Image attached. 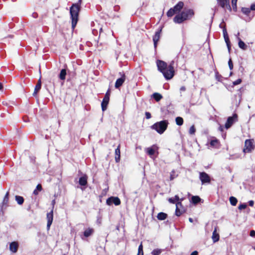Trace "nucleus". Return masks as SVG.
I'll return each instance as SVG.
<instances>
[{
    "mask_svg": "<svg viewBox=\"0 0 255 255\" xmlns=\"http://www.w3.org/2000/svg\"><path fill=\"white\" fill-rule=\"evenodd\" d=\"M174 61L172 60L168 66L167 63L162 60L156 61L158 70L162 73L164 77L167 80L172 79L174 75Z\"/></svg>",
    "mask_w": 255,
    "mask_h": 255,
    "instance_id": "obj_1",
    "label": "nucleus"
},
{
    "mask_svg": "<svg viewBox=\"0 0 255 255\" xmlns=\"http://www.w3.org/2000/svg\"><path fill=\"white\" fill-rule=\"evenodd\" d=\"M194 14L193 9H185L181 13L177 14L173 18L176 23H181L184 21L191 19Z\"/></svg>",
    "mask_w": 255,
    "mask_h": 255,
    "instance_id": "obj_2",
    "label": "nucleus"
},
{
    "mask_svg": "<svg viewBox=\"0 0 255 255\" xmlns=\"http://www.w3.org/2000/svg\"><path fill=\"white\" fill-rule=\"evenodd\" d=\"M80 6L78 4H73L70 9L71 18L72 20V27L74 29L78 20Z\"/></svg>",
    "mask_w": 255,
    "mask_h": 255,
    "instance_id": "obj_3",
    "label": "nucleus"
},
{
    "mask_svg": "<svg viewBox=\"0 0 255 255\" xmlns=\"http://www.w3.org/2000/svg\"><path fill=\"white\" fill-rule=\"evenodd\" d=\"M168 124V121L164 120L155 123L152 126L151 128L152 129H155L159 134H162L166 129Z\"/></svg>",
    "mask_w": 255,
    "mask_h": 255,
    "instance_id": "obj_4",
    "label": "nucleus"
},
{
    "mask_svg": "<svg viewBox=\"0 0 255 255\" xmlns=\"http://www.w3.org/2000/svg\"><path fill=\"white\" fill-rule=\"evenodd\" d=\"M253 142L254 140L253 139H247L245 141V147L243 150L245 153H249L254 150L255 147Z\"/></svg>",
    "mask_w": 255,
    "mask_h": 255,
    "instance_id": "obj_5",
    "label": "nucleus"
},
{
    "mask_svg": "<svg viewBox=\"0 0 255 255\" xmlns=\"http://www.w3.org/2000/svg\"><path fill=\"white\" fill-rule=\"evenodd\" d=\"M238 120V115L236 114H233V116L229 117L227 119V121L225 124V127L226 129H228L230 128L232 125L237 121Z\"/></svg>",
    "mask_w": 255,
    "mask_h": 255,
    "instance_id": "obj_6",
    "label": "nucleus"
},
{
    "mask_svg": "<svg viewBox=\"0 0 255 255\" xmlns=\"http://www.w3.org/2000/svg\"><path fill=\"white\" fill-rule=\"evenodd\" d=\"M199 179L202 182V184L210 183L211 181L209 175L205 172L199 173Z\"/></svg>",
    "mask_w": 255,
    "mask_h": 255,
    "instance_id": "obj_7",
    "label": "nucleus"
},
{
    "mask_svg": "<svg viewBox=\"0 0 255 255\" xmlns=\"http://www.w3.org/2000/svg\"><path fill=\"white\" fill-rule=\"evenodd\" d=\"M185 212V210L181 204V202H178L176 204L175 215L177 216H180Z\"/></svg>",
    "mask_w": 255,
    "mask_h": 255,
    "instance_id": "obj_8",
    "label": "nucleus"
},
{
    "mask_svg": "<svg viewBox=\"0 0 255 255\" xmlns=\"http://www.w3.org/2000/svg\"><path fill=\"white\" fill-rule=\"evenodd\" d=\"M119 74L121 76V77L116 80L115 85L116 88H119L121 87L126 80V76L124 73L120 72Z\"/></svg>",
    "mask_w": 255,
    "mask_h": 255,
    "instance_id": "obj_9",
    "label": "nucleus"
},
{
    "mask_svg": "<svg viewBox=\"0 0 255 255\" xmlns=\"http://www.w3.org/2000/svg\"><path fill=\"white\" fill-rule=\"evenodd\" d=\"M106 203L109 205L114 204L115 205L118 206L121 204V201L118 197H111L107 200Z\"/></svg>",
    "mask_w": 255,
    "mask_h": 255,
    "instance_id": "obj_10",
    "label": "nucleus"
},
{
    "mask_svg": "<svg viewBox=\"0 0 255 255\" xmlns=\"http://www.w3.org/2000/svg\"><path fill=\"white\" fill-rule=\"evenodd\" d=\"M230 0H218L219 5L224 8H227L231 11V7L229 4Z\"/></svg>",
    "mask_w": 255,
    "mask_h": 255,
    "instance_id": "obj_11",
    "label": "nucleus"
},
{
    "mask_svg": "<svg viewBox=\"0 0 255 255\" xmlns=\"http://www.w3.org/2000/svg\"><path fill=\"white\" fill-rule=\"evenodd\" d=\"M161 32V29L158 30L155 32L154 35L153 36V41L154 43V47L156 48L157 42L159 40L160 37V33Z\"/></svg>",
    "mask_w": 255,
    "mask_h": 255,
    "instance_id": "obj_12",
    "label": "nucleus"
},
{
    "mask_svg": "<svg viewBox=\"0 0 255 255\" xmlns=\"http://www.w3.org/2000/svg\"><path fill=\"white\" fill-rule=\"evenodd\" d=\"M53 210H52L49 213L47 214V230H49L50 226L51 225L53 221Z\"/></svg>",
    "mask_w": 255,
    "mask_h": 255,
    "instance_id": "obj_13",
    "label": "nucleus"
},
{
    "mask_svg": "<svg viewBox=\"0 0 255 255\" xmlns=\"http://www.w3.org/2000/svg\"><path fill=\"white\" fill-rule=\"evenodd\" d=\"M109 100L110 99L109 98H108V96L104 97L101 103V107L103 111L106 110L107 106L109 102Z\"/></svg>",
    "mask_w": 255,
    "mask_h": 255,
    "instance_id": "obj_14",
    "label": "nucleus"
},
{
    "mask_svg": "<svg viewBox=\"0 0 255 255\" xmlns=\"http://www.w3.org/2000/svg\"><path fill=\"white\" fill-rule=\"evenodd\" d=\"M184 6L183 2L180 1L178 2L172 8L175 12L177 13L179 12Z\"/></svg>",
    "mask_w": 255,
    "mask_h": 255,
    "instance_id": "obj_15",
    "label": "nucleus"
},
{
    "mask_svg": "<svg viewBox=\"0 0 255 255\" xmlns=\"http://www.w3.org/2000/svg\"><path fill=\"white\" fill-rule=\"evenodd\" d=\"M18 247V244L16 242H13L9 245V250L13 253H15L17 252Z\"/></svg>",
    "mask_w": 255,
    "mask_h": 255,
    "instance_id": "obj_16",
    "label": "nucleus"
},
{
    "mask_svg": "<svg viewBox=\"0 0 255 255\" xmlns=\"http://www.w3.org/2000/svg\"><path fill=\"white\" fill-rule=\"evenodd\" d=\"M237 40L239 47L243 50H246L248 49V45L238 36H237Z\"/></svg>",
    "mask_w": 255,
    "mask_h": 255,
    "instance_id": "obj_17",
    "label": "nucleus"
},
{
    "mask_svg": "<svg viewBox=\"0 0 255 255\" xmlns=\"http://www.w3.org/2000/svg\"><path fill=\"white\" fill-rule=\"evenodd\" d=\"M88 177L86 175H84L79 178V183L81 186H85L87 184Z\"/></svg>",
    "mask_w": 255,
    "mask_h": 255,
    "instance_id": "obj_18",
    "label": "nucleus"
},
{
    "mask_svg": "<svg viewBox=\"0 0 255 255\" xmlns=\"http://www.w3.org/2000/svg\"><path fill=\"white\" fill-rule=\"evenodd\" d=\"M212 238L214 243L217 242L219 240V235L217 233V227L215 228V229L212 234Z\"/></svg>",
    "mask_w": 255,
    "mask_h": 255,
    "instance_id": "obj_19",
    "label": "nucleus"
},
{
    "mask_svg": "<svg viewBox=\"0 0 255 255\" xmlns=\"http://www.w3.org/2000/svg\"><path fill=\"white\" fill-rule=\"evenodd\" d=\"M120 160V145L115 150V161L116 162H119Z\"/></svg>",
    "mask_w": 255,
    "mask_h": 255,
    "instance_id": "obj_20",
    "label": "nucleus"
},
{
    "mask_svg": "<svg viewBox=\"0 0 255 255\" xmlns=\"http://www.w3.org/2000/svg\"><path fill=\"white\" fill-rule=\"evenodd\" d=\"M41 82L40 79H39L35 87L34 91L33 93V95L34 96H35L36 95L38 91L41 89Z\"/></svg>",
    "mask_w": 255,
    "mask_h": 255,
    "instance_id": "obj_21",
    "label": "nucleus"
},
{
    "mask_svg": "<svg viewBox=\"0 0 255 255\" xmlns=\"http://www.w3.org/2000/svg\"><path fill=\"white\" fill-rule=\"evenodd\" d=\"M67 74L66 70L65 69H62L60 72L59 75V78L61 80H65L66 79V76Z\"/></svg>",
    "mask_w": 255,
    "mask_h": 255,
    "instance_id": "obj_22",
    "label": "nucleus"
},
{
    "mask_svg": "<svg viewBox=\"0 0 255 255\" xmlns=\"http://www.w3.org/2000/svg\"><path fill=\"white\" fill-rule=\"evenodd\" d=\"M94 233V230L91 228H88L84 232V236L85 237H88L92 235Z\"/></svg>",
    "mask_w": 255,
    "mask_h": 255,
    "instance_id": "obj_23",
    "label": "nucleus"
},
{
    "mask_svg": "<svg viewBox=\"0 0 255 255\" xmlns=\"http://www.w3.org/2000/svg\"><path fill=\"white\" fill-rule=\"evenodd\" d=\"M8 196H9V192H7L5 194V195L3 198V201H2V204L3 206H6L7 204H8V199H9Z\"/></svg>",
    "mask_w": 255,
    "mask_h": 255,
    "instance_id": "obj_24",
    "label": "nucleus"
},
{
    "mask_svg": "<svg viewBox=\"0 0 255 255\" xmlns=\"http://www.w3.org/2000/svg\"><path fill=\"white\" fill-rule=\"evenodd\" d=\"M167 215L166 214L163 212H160L158 214L157 218L159 220H163L167 218Z\"/></svg>",
    "mask_w": 255,
    "mask_h": 255,
    "instance_id": "obj_25",
    "label": "nucleus"
},
{
    "mask_svg": "<svg viewBox=\"0 0 255 255\" xmlns=\"http://www.w3.org/2000/svg\"><path fill=\"white\" fill-rule=\"evenodd\" d=\"M15 199L17 204L19 205H22L24 202V199L22 196L16 195L15 197Z\"/></svg>",
    "mask_w": 255,
    "mask_h": 255,
    "instance_id": "obj_26",
    "label": "nucleus"
},
{
    "mask_svg": "<svg viewBox=\"0 0 255 255\" xmlns=\"http://www.w3.org/2000/svg\"><path fill=\"white\" fill-rule=\"evenodd\" d=\"M152 97L157 101H159L162 98V96L161 94L158 93H154L152 95Z\"/></svg>",
    "mask_w": 255,
    "mask_h": 255,
    "instance_id": "obj_27",
    "label": "nucleus"
},
{
    "mask_svg": "<svg viewBox=\"0 0 255 255\" xmlns=\"http://www.w3.org/2000/svg\"><path fill=\"white\" fill-rule=\"evenodd\" d=\"M224 37L225 41L227 44V46L228 47V50L230 52V50H231V46H230V42L229 36H228V35H226V36H224Z\"/></svg>",
    "mask_w": 255,
    "mask_h": 255,
    "instance_id": "obj_28",
    "label": "nucleus"
},
{
    "mask_svg": "<svg viewBox=\"0 0 255 255\" xmlns=\"http://www.w3.org/2000/svg\"><path fill=\"white\" fill-rule=\"evenodd\" d=\"M192 202L194 204L198 203L200 201V198L197 196H194L192 197Z\"/></svg>",
    "mask_w": 255,
    "mask_h": 255,
    "instance_id": "obj_29",
    "label": "nucleus"
},
{
    "mask_svg": "<svg viewBox=\"0 0 255 255\" xmlns=\"http://www.w3.org/2000/svg\"><path fill=\"white\" fill-rule=\"evenodd\" d=\"M230 202L232 205L233 206H236L237 205V203L238 202V200L236 198L231 196L230 197Z\"/></svg>",
    "mask_w": 255,
    "mask_h": 255,
    "instance_id": "obj_30",
    "label": "nucleus"
},
{
    "mask_svg": "<svg viewBox=\"0 0 255 255\" xmlns=\"http://www.w3.org/2000/svg\"><path fill=\"white\" fill-rule=\"evenodd\" d=\"M176 123L178 126H181L183 124V119L182 118L178 117L175 119Z\"/></svg>",
    "mask_w": 255,
    "mask_h": 255,
    "instance_id": "obj_31",
    "label": "nucleus"
},
{
    "mask_svg": "<svg viewBox=\"0 0 255 255\" xmlns=\"http://www.w3.org/2000/svg\"><path fill=\"white\" fill-rule=\"evenodd\" d=\"M162 252L161 249H156L153 250L151 252L152 255H159Z\"/></svg>",
    "mask_w": 255,
    "mask_h": 255,
    "instance_id": "obj_32",
    "label": "nucleus"
},
{
    "mask_svg": "<svg viewBox=\"0 0 255 255\" xmlns=\"http://www.w3.org/2000/svg\"><path fill=\"white\" fill-rule=\"evenodd\" d=\"M42 186L40 184H38L36 186V189L33 191V194L35 195L38 194V192L41 191Z\"/></svg>",
    "mask_w": 255,
    "mask_h": 255,
    "instance_id": "obj_33",
    "label": "nucleus"
},
{
    "mask_svg": "<svg viewBox=\"0 0 255 255\" xmlns=\"http://www.w3.org/2000/svg\"><path fill=\"white\" fill-rule=\"evenodd\" d=\"M218 140L217 139H214L211 140L210 144L211 146L216 147L218 145Z\"/></svg>",
    "mask_w": 255,
    "mask_h": 255,
    "instance_id": "obj_34",
    "label": "nucleus"
},
{
    "mask_svg": "<svg viewBox=\"0 0 255 255\" xmlns=\"http://www.w3.org/2000/svg\"><path fill=\"white\" fill-rule=\"evenodd\" d=\"M146 152L150 156L153 155L155 153V150L152 147H149L146 149Z\"/></svg>",
    "mask_w": 255,
    "mask_h": 255,
    "instance_id": "obj_35",
    "label": "nucleus"
},
{
    "mask_svg": "<svg viewBox=\"0 0 255 255\" xmlns=\"http://www.w3.org/2000/svg\"><path fill=\"white\" fill-rule=\"evenodd\" d=\"M175 13H176L172 8H171L167 12V15L168 17L172 16Z\"/></svg>",
    "mask_w": 255,
    "mask_h": 255,
    "instance_id": "obj_36",
    "label": "nucleus"
},
{
    "mask_svg": "<svg viewBox=\"0 0 255 255\" xmlns=\"http://www.w3.org/2000/svg\"><path fill=\"white\" fill-rule=\"evenodd\" d=\"M137 255H143V246L142 245V243L140 244L138 248V254Z\"/></svg>",
    "mask_w": 255,
    "mask_h": 255,
    "instance_id": "obj_37",
    "label": "nucleus"
},
{
    "mask_svg": "<svg viewBox=\"0 0 255 255\" xmlns=\"http://www.w3.org/2000/svg\"><path fill=\"white\" fill-rule=\"evenodd\" d=\"M251 10V8L243 7L242 9V12L246 14H249L250 13Z\"/></svg>",
    "mask_w": 255,
    "mask_h": 255,
    "instance_id": "obj_38",
    "label": "nucleus"
},
{
    "mask_svg": "<svg viewBox=\"0 0 255 255\" xmlns=\"http://www.w3.org/2000/svg\"><path fill=\"white\" fill-rule=\"evenodd\" d=\"M177 176V174L175 173V172L174 170H172L171 172L170 173V180H173L174 179H175Z\"/></svg>",
    "mask_w": 255,
    "mask_h": 255,
    "instance_id": "obj_39",
    "label": "nucleus"
},
{
    "mask_svg": "<svg viewBox=\"0 0 255 255\" xmlns=\"http://www.w3.org/2000/svg\"><path fill=\"white\" fill-rule=\"evenodd\" d=\"M196 131V129L194 126H192L189 129V132L190 134H194Z\"/></svg>",
    "mask_w": 255,
    "mask_h": 255,
    "instance_id": "obj_40",
    "label": "nucleus"
},
{
    "mask_svg": "<svg viewBox=\"0 0 255 255\" xmlns=\"http://www.w3.org/2000/svg\"><path fill=\"white\" fill-rule=\"evenodd\" d=\"M238 0H232V4L234 10H237V2Z\"/></svg>",
    "mask_w": 255,
    "mask_h": 255,
    "instance_id": "obj_41",
    "label": "nucleus"
},
{
    "mask_svg": "<svg viewBox=\"0 0 255 255\" xmlns=\"http://www.w3.org/2000/svg\"><path fill=\"white\" fill-rule=\"evenodd\" d=\"M247 205L245 203H244V204H241L239 207H238V209L239 210H242V209H244L245 208H246Z\"/></svg>",
    "mask_w": 255,
    "mask_h": 255,
    "instance_id": "obj_42",
    "label": "nucleus"
},
{
    "mask_svg": "<svg viewBox=\"0 0 255 255\" xmlns=\"http://www.w3.org/2000/svg\"><path fill=\"white\" fill-rule=\"evenodd\" d=\"M228 65H229L230 69L232 70L233 69V64L231 59H229V60L228 61Z\"/></svg>",
    "mask_w": 255,
    "mask_h": 255,
    "instance_id": "obj_43",
    "label": "nucleus"
},
{
    "mask_svg": "<svg viewBox=\"0 0 255 255\" xmlns=\"http://www.w3.org/2000/svg\"><path fill=\"white\" fill-rule=\"evenodd\" d=\"M241 82H242V80L241 79H238L233 82V84L234 85H237L238 84H240Z\"/></svg>",
    "mask_w": 255,
    "mask_h": 255,
    "instance_id": "obj_44",
    "label": "nucleus"
},
{
    "mask_svg": "<svg viewBox=\"0 0 255 255\" xmlns=\"http://www.w3.org/2000/svg\"><path fill=\"white\" fill-rule=\"evenodd\" d=\"M174 198V200H175L176 202H180L183 200V199H180L179 197L177 195H175V197L173 198Z\"/></svg>",
    "mask_w": 255,
    "mask_h": 255,
    "instance_id": "obj_45",
    "label": "nucleus"
},
{
    "mask_svg": "<svg viewBox=\"0 0 255 255\" xmlns=\"http://www.w3.org/2000/svg\"><path fill=\"white\" fill-rule=\"evenodd\" d=\"M145 117L147 119H149L151 118V114L150 113L146 112L145 113Z\"/></svg>",
    "mask_w": 255,
    "mask_h": 255,
    "instance_id": "obj_46",
    "label": "nucleus"
},
{
    "mask_svg": "<svg viewBox=\"0 0 255 255\" xmlns=\"http://www.w3.org/2000/svg\"><path fill=\"white\" fill-rule=\"evenodd\" d=\"M168 201L172 204L175 203L176 201L175 200H174V198H170L168 199Z\"/></svg>",
    "mask_w": 255,
    "mask_h": 255,
    "instance_id": "obj_47",
    "label": "nucleus"
},
{
    "mask_svg": "<svg viewBox=\"0 0 255 255\" xmlns=\"http://www.w3.org/2000/svg\"><path fill=\"white\" fill-rule=\"evenodd\" d=\"M250 235L252 237H255V231L254 230H251V232H250Z\"/></svg>",
    "mask_w": 255,
    "mask_h": 255,
    "instance_id": "obj_48",
    "label": "nucleus"
},
{
    "mask_svg": "<svg viewBox=\"0 0 255 255\" xmlns=\"http://www.w3.org/2000/svg\"><path fill=\"white\" fill-rule=\"evenodd\" d=\"M222 77V76L221 75H219L218 73H216V79L220 81V78Z\"/></svg>",
    "mask_w": 255,
    "mask_h": 255,
    "instance_id": "obj_49",
    "label": "nucleus"
},
{
    "mask_svg": "<svg viewBox=\"0 0 255 255\" xmlns=\"http://www.w3.org/2000/svg\"><path fill=\"white\" fill-rule=\"evenodd\" d=\"M254 201H253V200H250V201H249V206H250L252 207V206H254Z\"/></svg>",
    "mask_w": 255,
    "mask_h": 255,
    "instance_id": "obj_50",
    "label": "nucleus"
},
{
    "mask_svg": "<svg viewBox=\"0 0 255 255\" xmlns=\"http://www.w3.org/2000/svg\"><path fill=\"white\" fill-rule=\"evenodd\" d=\"M110 90H108V91L106 92L105 96H108V98H110Z\"/></svg>",
    "mask_w": 255,
    "mask_h": 255,
    "instance_id": "obj_51",
    "label": "nucleus"
},
{
    "mask_svg": "<svg viewBox=\"0 0 255 255\" xmlns=\"http://www.w3.org/2000/svg\"><path fill=\"white\" fill-rule=\"evenodd\" d=\"M251 9L252 10H255V4H253L251 5Z\"/></svg>",
    "mask_w": 255,
    "mask_h": 255,
    "instance_id": "obj_52",
    "label": "nucleus"
},
{
    "mask_svg": "<svg viewBox=\"0 0 255 255\" xmlns=\"http://www.w3.org/2000/svg\"><path fill=\"white\" fill-rule=\"evenodd\" d=\"M190 255H198V253L197 251L193 252Z\"/></svg>",
    "mask_w": 255,
    "mask_h": 255,
    "instance_id": "obj_53",
    "label": "nucleus"
},
{
    "mask_svg": "<svg viewBox=\"0 0 255 255\" xmlns=\"http://www.w3.org/2000/svg\"><path fill=\"white\" fill-rule=\"evenodd\" d=\"M223 34H224V36L228 35L227 30L225 28H224L223 29Z\"/></svg>",
    "mask_w": 255,
    "mask_h": 255,
    "instance_id": "obj_54",
    "label": "nucleus"
},
{
    "mask_svg": "<svg viewBox=\"0 0 255 255\" xmlns=\"http://www.w3.org/2000/svg\"><path fill=\"white\" fill-rule=\"evenodd\" d=\"M180 90L181 91H185L186 90V88L184 86H182L180 89Z\"/></svg>",
    "mask_w": 255,
    "mask_h": 255,
    "instance_id": "obj_55",
    "label": "nucleus"
},
{
    "mask_svg": "<svg viewBox=\"0 0 255 255\" xmlns=\"http://www.w3.org/2000/svg\"><path fill=\"white\" fill-rule=\"evenodd\" d=\"M3 88L2 84L0 82V90H2Z\"/></svg>",
    "mask_w": 255,
    "mask_h": 255,
    "instance_id": "obj_56",
    "label": "nucleus"
},
{
    "mask_svg": "<svg viewBox=\"0 0 255 255\" xmlns=\"http://www.w3.org/2000/svg\"><path fill=\"white\" fill-rule=\"evenodd\" d=\"M189 222H191V223H192V222H193V219H192V218H190L189 219Z\"/></svg>",
    "mask_w": 255,
    "mask_h": 255,
    "instance_id": "obj_57",
    "label": "nucleus"
},
{
    "mask_svg": "<svg viewBox=\"0 0 255 255\" xmlns=\"http://www.w3.org/2000/svg\"><path fill=\"white\" fill-rule=\"evenodd\" d=\"M239 34H240V33H239V32H238V33H237V34H236V38H237V36L239 37Z\"/></svg>",
    "mask_w": 255,
    "mask_h": 255,
    "instance_id": "obj_58",
    "label": "nucleus"
},
{
    "mask_svg": "<svg viewBox=\"0 0 255 255\" xmlns=\"http://www.w3.org/2000/svg\"><path fill=\"white\" fill-rule=\"evenodd\" d=\"M219 129L221 130V131H222L223 130V128L222 127L220 126V128H219Z\"/></svg>",
    "mask_w": 255,
    "mask_h": 255,
    "instance_id": "obj_59",
    "label": "nucleus"
},
{
    "mask_svg": "<svg viewBox=\"0 0 255 255\" xmlns=\"http://www.w3.org/2000/svg\"><path fill=\"white\" fill-rule=\"evenodd\" d=\"M254 249H255V246Z\"/></svg>",
    "mask_w": 255,
    "mask_h": 255,
    "instance_id": "obj_60",
    "label": "nucleus"
}]
</instances>
